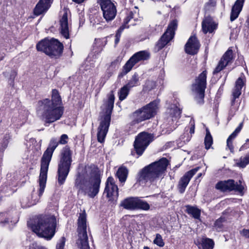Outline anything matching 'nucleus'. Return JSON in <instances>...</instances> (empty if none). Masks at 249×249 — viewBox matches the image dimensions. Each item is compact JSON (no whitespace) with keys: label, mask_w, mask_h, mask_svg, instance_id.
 I'll return each mask as SVG.
<instances>
[{"label":"nucleus","mask_w":249,"mask_h":249,"mask_svg":"<svg viewBox=\"0 0 249 249\" xmlns=\"http://www.w3.org/2000/svg\"><path fill=\"white\" fill-rule=\"evenodd\" d=\"M227 146L229 148V149L230 150L231 152H233V146L232 144V140H230V139H228L227 140Z\"/></svg>","instance_id":"09e8293b"},{"label":"nucleus","mask_w":249,"mask_h":249,"mask_svg":"<svg viewBox=\"0 0 249 249\" xmlns=\"http://www.w3.org/2000/svg\"><path fill=\"white\" fill-rule=\"evenodd\" d=\"M143 249H150V248L147 246H144Z\"/></svg>","instance_id":"4d7b16f0"},{"label":"nucleus","mask_w":249,"mask_h":249,"mask_svg":"<svg viewBox=\"0 0 249 249\" xmlns=\"http://www.w3.org/2000/svg\"><path fill=\"white\" fill-rule=\"evenodd\" d=\"M244 85L243 80L241 78H238L235 82V86L232 91V99L231 105L234 103L235 100L238 98L241 94V89Z\"/></svg>","instance_id":"b1692460"},{"label":"nucleus","mask_w":249,"mask_h":249,"mask_svg":"<svg viewBox=\"0 0 249 249\" xmlns=\"http://www.w3.org/2000/svg\"><path fill=\"white\" fill-rule=\"evenodd\" d=\"M67 9H64L63 10V15L60 19V32L62 36L66 39H68L70 37L69 35V26L68 20Z\"/></svg>","instance_id":"6ab92c4d"},{"label":"nucleus","mask_w":249,"mask_h":249,"mask_svg":"<svg viewBox=\"0 0 249 249\" xmlns=\"http://www.w3.org/2000/svg\"><path fill=\"white\" fill-rule=\"evenodd\" d=\"M233 59V51L229 49L223 55L214 70L213 74H215L223 70L227 65L232 63Z\"/></svg>","instance_id":"f3484780"},{"label":"nucleus","mask_w":249,"mask_h":249,"mask_svg":"<svg viewBox=\"0 0 249 249\" xmlns=\"http://www.w3.org/2000/svg\"><path fill=\"white\" fill-rule=\"evenodd\" d=\"M36 49L43 52L52 58H57L63 53V45L57 39H44L36 44Z\"/></svg>","instance_id":"6e6552de"},{"label":"nucleus","mask_w":249,"mask_h":249,"mask_svg":"<svg viewBox=\"0 0 249 249\" xmlns=\"http://www.w3.org/2000/svg\"><path fill=\"white\" fill-rule=\"evenodd\" d=\"M243 126V122H242L239 124V126L235 129V130L230 135L228 139H230V140L232 141V140H233L240 132Z\"/></svg>","instance_id":"58836bf2"},{"label":"nucleus","mask_w":249,"mask_h":249,"mask_svg":"<svg viewBox=\"0 0 249 249\" xmlns=\"http://www.w3.org/2000/svg\"><path fill=\"white\" fill-rule=\"evenodd\" d=\"M249 142V139H247L246 142Z\"/></svg>","instance_id":"bf43d9fd"},{"label":"nucleus","mask_w":249,"mask_h":249,"mask_svg":"<svg viewBox=\"0 0 249 249\" xmlns=\"http://www.w3.org/2000/svg\"><path fill=\"white\" fill-rule=\"evenodd\" d=\"M130 89L125 85L121 88L118 92L119 98L120 101L124 100L128 96Z\"/></svg>","instance_id":"f704fd0d"},{"label":"nucleus","mask_w":249,"mask_h":249,"mask_svg":"<svg viewBox=\"0 0 249 249\" xmlns=\"http://www.w3.org/2000/svg\"><path fill=\"white\" fill-rule=\"evenodd\" d=\"M153 242L155 244L157 245V246H158L160 247H162L164 246V243L162 238V237L159 233H157L156 234V238L154 240Z\"/></svg>","instance_id":"ea45409f"},{"label":"nucleus","mask_w":249,"mask_h":249,"mask_svg":"<svg viewBox=\"0 0 249 249\" xmlns=\"http://www.w3.org/2000/svg\"><path fill=\"white\" fill-rule=\"evenodd\" d=\"M245 144L244 145H242V146L240 148V150H241V149L243 148V147L245 146Z\"/></svg>","instance_id":"13d9d810"},{"label":"nucleus","mask_w":249,"mask_h":249,"mask_svg":"<svg viewBox=\"0 0 249 249\" xmlns=\"http://www.w3.org/2000/svg\"><path fill=\"white\" fill-rule=\"evenodd\" d=\"M29 249H47L45 247L41 245H38L36 243L32 244L29 247Z\"/></svg>","instance_id":"49530a36"},{"label":"nucleus","mask_w":249,"mask_h":249,"mask_svg":"<svg viewBox=\"0 0 249 249\" xmlns=\"http://www.w3.org/2000/svg\"><path fill=\"white\" fill-rule=\"evenodd\" d=\"M168 164L167 159L163 158L145 166L139 172L138 181L142 184L156 181L165 172Z\"/></svg>","instance_id":"20e7f679"},{"label":"nucleus","mask_w":249,"mask_h":249,"mask_svg":"<svg viewBox=\"0 0 249 249\" xmlns=\"http://www.w3.org/2000/svg\"><path fill=\"white\" fill-rule=\"evenodd\" d=\"M62 100L58 91L53 89L52 99L46 98L38 101L36 108L37 116L45 124H51L59 120L64 112L61 106Z\"/></svg>","instance_id":"f03ea898"},{"label":"nucleus","mask_w":249,"mask_h":249,"mask_svg":"<svg viewBox=\"0 0 249 249\" xmlns=\"http://www.w3.org/2000/svg\"><path fill=\"white\" fill-rule=\"evenodd\" d=\"M58 144L59 142H58V140L56 138H52L48 148L44 152L41 158L40 173L39 178V189L38 196L39 197L42 195L44 191L49 165L51 160L53 151Z\"/></svg>","instance_id":"39448f33"},{"label":"nucleus","mask_w":249,"mask_h":249,"mask_svg":"<svg viewBox=\"0 0 249 249\" xmlns=\"http://www.w3.org/2000/svg\"><path fill=\"white\" fill-rule=\"evenodd\" d=\"M177 27L178 21L176 19L173 20L170 22L166 31L156 44L158 50L162 49L174 37L175 31Z\"/></svg>","instance_id":"ddd939ff"},{"label":"nucleus","mask_w":249,"mask_h":249,"mask_svg":"<svg viewBox=\"0 0 249 249\" xmlns=\"http://www.w3.org/2000/svg\"><path fill=\"white\" fill-rule=\"evenodd\" d=\"M200 47V44L196 37L191 36L185 46V52L189 54L194 55L197 53Z\"/></svg>","instance_id":"aec40b11"},{"label":"nucleus","mask_w":249,"mask_h":249,"mask_svg":"<svg viewBox=\"0 0 249 249\" xmlns=\"http://www.w3.org/2000/svg\"><path fill=\"white\" fill-rule=\"evenodd\" d=\"M65 240V238L64 237H62L59 242L56 245V249H64Z\"/></svg>","instance_id":"a18cd8bd"},{"label":"nucleus","mask_w":249,"mask_h":249,"mask_svg":"<svg viewBox=\"0 0 249 249\" xmlns=\"http://www.w3.org/2000/svg\"><path fill=\"white\" fill-rule=\"evenodd\" d=\"M157 109V104L154 101L150 102L138 110L140 111L139 113L144 121L154 117L156 113Z\"/></svg>","instance_id":"dca6fc26"},{"label":"nucleus","mask_w":249,"mask_h":249,"mask_svg":"<svg viewBox=\"0 0 249 249\" xmlns=\"http://www.w3.org/2000/svg\"><path fill=\"white\" fill-rule=\"evenodd\" d=\"M231 117H229V118H228V120H231Z\"/></svg>","instance_id":"052dcab7"},{"label":"nucleus","mask_w":249,"mask_h":249,"mask_svg":"<svg viewBox=\"0 0 249 249\" xmlns=\"http://www.w3.org/2000/svg\"><path fill=\"white\" fill-rule=\"evenodd\" d=\"M150 209V205L145 201L142 200L139 197H136V210L141 209L147 211Z\"/></svg>","instance_id":"473e14b6"},{"label":"nucleus","mask_w":249,"mask_h":249,"mask_svg":"<svg viewBox=\"0 0 249 249\" xmlns=\"http://www.w3.org/2000/svg\"><path fill=\"white\" fill-rule=\"evenodd\" d=\"M214 246L213 241L210 238H203L201 241V247L202 249H213Z\"/></svg>","instance_id":"2f4dec72"},{"label":"nucleus","mask_w":249,"mask_h":249,"mask_svg":"<svg viewBox=\"0 0 249 249\" xmlns=\"http://www.w3.org/2000/svg\"><path fill=\"white\" fill-rule=\"evenodd\" d=\"M68 136L66 134H63L61 136L60 139L58 141L59 144H65L68 142Z\"/></svg>","instance_id":"c03bdc74"},{"label":"nucleus","mask_w":249,"mask_h":249,"mask_svg":"<svg viewBox=\"0 0 249 249\" xmlns=\"http://www.w3.org/2000/svg\"><path fill=\"white\" fill-rule=\"evenodd\" d=\"M115 100V96L113 91L108 95L107 100L105 102V114L101 116L100 122L98 127L97 140L98 142L103 143L108 131L111 120V114L112 113Z\"/></svg>","instance_id":"423d86ee"},{"label":"nucleus","mask_w":249,"mask_h":249,"mask_svg":"<svg viewBox=\"0 0 249 249\" xmlns=\"http://www.w3.org/2000/svg\"><path fill=\"white\" fill-rule=\"evenodd\" d=\"M133 18V13L132 12H130L129 13V15L128 16H127V17L125 19V23H127L128 22V21L132 18Z\"/></svg>","instance_id":"3c124183"},{"label":"nucleus","mask_w":249,"mask_h":249,"mask_svg":"<svg viewBox=\"0 0 249 249\" xmlns=\"http://www.w3.org/2000/svg\"><path fill=\"white\" fill-rule=\"evenodd\" d=\"M104 194L106 195L109 201L116 200L118 198V188L115 184L114 179L112 177H109L107 178Z\"/></svg>","instance_id":"2eb2a0df"},{"label":"nucleus","mask_w":249,"mask_h":249,"mask_svg":"<svg viewBox=\"0 0 249 249\" xmlns=\"http://www.w3.org/2000/svg\"><path fill=\"white\" fill-rule=\"evenodd\" d=\"M104 39H95L94 42V45L99 46V47H102L105 45Z\"/></svg>","instance_id":"de8ad7c7"},{"label":"nucleus","mask_w":249,"mask_h":249,"mask_svg":"<svg viewBox=\"0 0 249 249\" xmlns=\"http://www.w3.org/2000/svg\"><path fill=\"white\" fill-rule=\"evenodd\" d=\"M216 28V24L210 16L206 17L202 22V31L204 34L212 33Z\"/></svg>","instance_id":"4be33fe9"},{"label":"nucleus","mask_w":249,"mask_h":249,"mask_svg":"<svg viewBox=\"0 0 249 249\" xmlns=\"http://www.w3.org/2000/svg\"><path fill=\"white\" fill-rule=\"evenodd\" d=\"M242 233L243 236L249 239V230H243Z\"/></svg>","instance_id":"603ef678"},{"label":"nucleus","mask_w":249,"mask_h":249,"mask_svg":"<svg viewBox=\"0 0 249 249\" xmlns=\"http://www.w3.org/2000/svg\"><path fill=\"white\" fill-rule=\"evenodd\" d=\"M140 111L138 109L134 112L130 116L131 122L130 124L133 125L138 124L143 121L142 117L139 113Z\"/></svg>","instance_id":"c756f323"},{"label":"nucleus","mask_w":249,"mask_h":249,"mask_svg":"<svg viewBox=\"0 0 249 249\" xmlns=\"http://www.w3.org/2000/svg\"><path fill=\"white\" fill-rule=\"evenodd\" d=\"M101 182V175L99 169L94 166H86L77 175L74 187L78 194L94 198L99 192Z\"/></svg>","instance_id":"f257e3e1"},{"label":"nucleus","mask_w":249,"mask_h":249,"mask_svg":"<svg viewBox=\"0 0 249 249\" xmlns=\"http://www.w3.org/2000/svg\"><path fill=\"white\" fill-rule=\"evenodd\" d=\"M140 85L139 77L137 73H134L125 85L129 89Z\"/></svg>","instance_id":"7c9ffc66"},{"label":"nucleus","mask_w":249,"mask_h":249,"mask_svg":"<svg viewBox=\"0 0 249 249\" xmlns=\"http://www.w3.org/2000/svg\"><path fill=\"white\" fill-rule=\"evenodd\" d=\"M153 134L146 132L140 133L135 138L134 146L137 154L140 156L142 154L146 148L153 140Z\"/></svg>","instance_id":"9d476101"},{"label":"nucleus","mask_w":249,"mask_h":249,"mask_svg":"<svg viewBox=\"0 0 249 249\" xmlns=\"http://www.w3.org/2000/svg\"><path fill=\"white\" fill-rule=\"evenodd\" d=\"M79 238L77 244L81 249H89L87 231L86 216L85 213H81L78 219Z\"/></svg>","instance_id":"1a4fd4ad"},{"label":"nucleus","mask_w":249,"mask_h":249,"mask_svg":"<svg viewBox=\"0 0 249 249\" xmlns=\"http://www.w3.org/2000/svg\"><path fill=\"white\" fill-rule=\"evenodd\" d=\"M186 212L191 215L195 219H199L200 216V211L196 207L190 205L186 206Z\"/></svg>","instance_id":"c85d7f7f"},{"label":"nucleus","mask_w":249,"mask_h":249,"mask_svg":"<svg viewBox=\"0 0 249 249\" xmlns=\"http://www.w3.org/2000/svg\"><path fill=\"white\" fill-rule=\"evenodd\" d=\"M124 29V26L123 25L121 26L119 29L117 30V33L115 35V42L116 44H117L121 36V35Z\"/></svg>","instance_id":"79ce46f5"},{"label":"nucleus","mask_w":249,"mask_h":249,"mask_svg":"<svg viewBox=\"0 0 249 249\" xmlns=\"http://www.w3.org/2000/svg\"><path fill=\"white\" fill-rule=\"evenodd\" d=\"M207 71L201 72L196 79L195 83L192 85V90L198 94L199 99L198 102L202 103L204 97V92L206 87Z\"/></svg>","instance_id":"f8f14e48"},{"label":"nucleus","mask_w":249,"mask_h":249,"mask_svg":"<svg viewBox=\"0 0 249 249\" xmlns=\"http://www.w3.org/2000/svg\"><path fill=\"white\" fill-rule=\"evenodd\" d=\"M124 69H123V71L119 74V77H122L124 75Z\"/></svg>","instance_id":"6e6d98bb"},{"label":"nucleus","mask_w":249,"mask_h":249,"mask_svg":"<svg viewBox=\"0 0 249 249\" xmlns=\"http://www.w3.org/2000/svg\"><path fill=\"white\" fill-rule=\"evenodd\" d=\"M216 5V2L214 0H209L205 5L206 10H210L211 8L214 7Z\"/></svg>","instance_id":"37998d69"},{"label":"nucleus","mask_w":249,"mask_h":249,"mask_svg":"<svg viewBox=\"0 0 249 249\" xmlns=\"http://www.w3.org/2000/svg\"><path fill=\"white\" fill-rule=\"evenodd\" d=\"M199 169V167L193 169L186 172L184 175L181 178L178 186V190L180 193L182 194L184 192L190 179L196 174Z\"/></svg>","instance_id":"a211bd4d"},{"label":"nucleus","mask_w":249,"mask_h":249,"mask_svg":"<svg viewBox=\"0 0 249 249\" xmlns=\"http://www.w3.org/2000/svg\"><path fill=\"white\" fill-rule=\"evenodd\" d=\"M136 197H128L123 200L120 205L127 210H136Z\"/></svg>","instance_id":"393cba45"},{"label":"nucleus","mask_w":249,"mask_h":249,"mask_svg":"<svg viewBox=\"0 0 249 249\" xmlns=\"http://www.w3.org/2000/svg\"><path fill=\"white\" fill-rule=\"evenodd\" d=\"M136 64V61L133 59V58L131 57L123 67L124 74H126L129 72Z\"/></svg>","instance_id":"72a5a7b5"},{"label":"nucleus","mask_w":249,"mask_h":249,"mask_svg":"<svg viewBox=\"0 0 249 249\" xmlns=\"http://www.w3.org/2000/svg\"><path fill=\"white\" fill-rule=\"evenodd\" d=\"M168 113L173 121H177L180 117L181 109L174 105L169 109Z\"/></svg>","instance_id":"bb28decb"},{"label":"nucleus","mask_w":249,"mask_h":249,"mask_svg":"<svg viewBox=\"0 0 249 249\" xmlns=\"http://www.w3.org/2000/svg\"><path fill=\"white\" fill-rule=\"evenodd\" d=\"M245 0H237L232 7L230 19L231 21L236 19L241 11Z\"/></svg>","instance_id":"5701e85b"},{"label":"nucleus","mask_w":249,"mask_h":249,"mask_svg":"<svg viewBox=\"0 0 249 249\" xmlns=\"http://www.w3.org/2000/svg\"><path fill=\"white\" fill-rule=\"evenodd\" d=\"M128 174V170L124 166L120 167L116 173V176L119 178L120 182L122 183H124L126 180Z\"/></svg>","instance_id":"a878e982"},{"label":"nucleus","mask_w":249,"mask_h":249,"mask_svg":"<svg viewBox=\"0 0 249 249\" xmlns=\"http://www.w3.org/2000/svg\"><path fill=\"white\" fill-rule=\"evenodd\" d=\"M206 136L205 137L204 143L205 145V148L207 149H208L210 148L211 146L213 143V138L211 135V133L208 128H206Z\"/></svg>","instance_id":"c9c22d12"},{"label":"nucleus","mask_w":249,"mask_h":249,"mask_svg":"<svg viewBox=\"0 0 249 249\" xmlns=\"http://www.w3.org/2000/svg\"><path fill=\"white\" fill-rule=\"evenodd\" d=\"M72 152L68 145L62 148L60 154V160L58 165V183L63 184L70 172L72 162Z\"/></svg>","instance_id":"0eeeda50"},{"label":"nucleus","mask_w":249,"mask_h":249,"mask_svg":"<svg viewBox=\"0 0 249 249\" xmlns=\"http://www.w3.org/2000/svg\"><path fill=\"white\" fill-rule=\"evenodd\" d=\"M53 0H39L34 9V13L39 16L45 13L50 8Z\"/></svg>","instance_id":"412c9836"},{"label":"nucleus","mask_w":249,"mask_h":249,"mask_svg":"<svg viewBox=\"0 0 249 249\" xmlns=\"http://www.w3.org/2000/svg\"><path fill=\"white\" fill-rule=\"evenodd\" d=\"M225 221L224 218L220 217L216 220L214 223V228L217 231H220L223 228V223Z\"/></svg>","instance_id":"e433bc0d"},{"label":"nucleus","mask_w":249,"mask_h":249,"mask_svg":"<svg viewBox=\"0 0 249 249\" xmlns=\"http://www.w3.org/2000/svg\"><path fill=\"white\" fill-rule=\"evenodd\" d=\"M119 63V60L118 59H117L111 63L110 67L115 68L116 66H117Z\"/></svg>","instance_id":"8fccbe9b"},{"label":"nucleus","mask_w":249,"mask_h":249,"mask_svg":"<svg viewBox=\"0 0 249 249\" xmlns=\"http://www.w3.org/2000/svg\"><path fill=\"white\" fill-rule=\"evenodd\" d=\"M215 188L222 192L234 190L240 193L242 192L244 190V187L242 185V182L240 180L238 182L235 183L233 179L220 181L215 185Z\"/></svg>","instance_id":"4468645a"},{"label":"nucleus","mask_w":249,"mask_h":249,"mask_svg":"<svg viewBox=\"0 0 249 249\" xmlns=\"http://www.w3.org/2000/svg\"><path fill=\"white\" fill-rule=\"evenodd\" d=\"M73 1L77 3H81L85 1V0H72Z\"/></svg>","instance_id":"5fc2aeb1"},{"label":"nucleus","mask_w":249,"mask_h":249,"mask_svg":"<svg viewBox=\"0 0 249 249\" xmlns=\"http://www.w3.org/2000/svg\"><path fill=\"white\" fill-rule=\"evenodd\" d=\"M191 127L190 129V133L191 134H193L195 132V124L194 122H193V123H191Z\"/></svg>","instance_id":"864d4df0"},{"label":"nucleus","mask_w":249,"mask_h":249,"mask_svg":"<svg viewBox=\"0 0 249 249\" xmlns=\"http://www.w3.org/2000/svg\"><path fill=\"white\" fill-rule=\"evenodd\" d=\"M133 59L137 63L139 61L147 60L149 57V54L146 51H140L135 53L132 56Z\"/></svg>","instance_id":"cd10ccee"},{"label":"nucleus","mask_w":249,"mask_h":249,"mask_svg":"<svg viewBox=\"0 0 249 249\" xmlns=\"http://www.w3.org/2000/svg\"><path fill=\"white\" fill-rule=\"evenodd\" d=\"M28 225L38 236L50 240L55 232L56 220L53 215H40L28 222Z\"/></svg>","instance_id":"7ed1b4c3"},{"label":"nucleus","mask_w":249,"mask_h":249,"mask_svg":"<svg viewBox=\"0 0 249 249\" xmlns=\"http://www.w3.org/2000/svg\"><path fill=\"white\" fill-rule=\"evenodd\" d=\"M155 87V83L154 81L151 80H147L144 86V89L145 90H150L154 89Z\"/></svg>","instance_id":"a19ab883"},{"label":"nucleus","mask_w":249,"mask_h":249,"mask_svg":"<svg viewBox=\"0 0 249 249\" xmlns=\"http://www.w3.org/2000/svg\"><path fill=\"white\" fill-rule=\"evenodd\" d=\"M101 7L104 18L107 22L113 20L117 14L116 7L111 0H97Z\"/></svg>","instance_id":"9b49d317"},{"label":"nucleus","mask_w":249,"mask_h":249,"mask_svg":"<svg viewBox=\"0 0 249 249\" xmlns=\"http://www.w3.org/2000/svg\"><path fill=\"white\" fill-rule=\"evenodd\" d=\"M249 163V154L244 158H241L240 161L237 163L238 166L244 168Z\"/></svg>","instance_id":"4c0bfd02"}]
</instances>
